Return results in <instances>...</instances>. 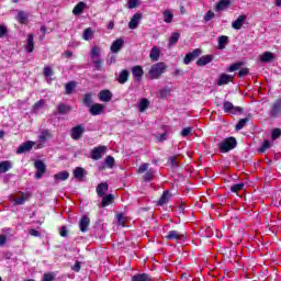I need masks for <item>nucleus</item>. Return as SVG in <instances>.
<instances>
[{
  "label": "nucleus",
  "instance_id": "obj_24",
  "mask_svg": "<svg viewBox=\"0 0 281 281\" xmlns=\"http://www.w3.org/2000/svg\"><path fill=\"white\" fill-rule=\"evenodd\" d=\"M171 196H172V194L170 193V191H164L162 195L158 200V205H160V206L166 205V203H168V201H170Z\"/></svg>",
  "mask_w": 281,
  "mask_h": 281
},
{
  "label": "nucleus",
  "instance_id": "obj_23",
  "mask_svg": "<svg viewBox=\"0 0 281 281\" xmlns=\"http://www.w3.org/2000/svg\"><path fill=\"white\" fill-rule=\"evenodd\" d=\"M85 175H87V171H85L82 167L75 168L74 170L75 179H77L78 181H82V179H85Z\"/></svg>",
  "mask_w": 281,
  "mask_h": 281
},
{
  "label": "nucleus",
  "instance_id": "obj_11",
  "mask_svg": "<svg viewBox=\"0 0 281 281\" xmlns=\"http://www.w3.org/2000/svg\"><path fill=\"white\" fill-rule=\"evenodd\" d=\"M143 15L142 13H135L131 21L128 22V27L130 30H137L138 25H139V21H142Z\"/></svg>",
  "mask_w": 281,
  "mask_h": 281
},
{
  "label": "nucleus",
  "instance_id": "obj_17",
  "mask_svg": "<svg viewBox=\"0 0 281 281\" xmlns=\"http://www.w3.org/2000/svg\"><path fill=\"white\" fill-rule=\"evenodd\" d=\"M123 47H124V40L123 38H117L111 45V53L112 54H117V52H120Z\"/></svg>",
  "mask_w": 281,
  "mask_h": 281
},
{
  "label": "nucleus",
  "instance_id": "obj_49",
  "mask_svg": "<svg viewBox=\"0 0 281 281\" xmlns=\"http://www.w3.org/2000/svg\"><path fill=\"white\" fill-rule=\"evenodd\" d=\"M240 67H243V63H235L228 67L227 71H229V72L238 71V69H240Z\"/></svg>",
  "mask_w": 281,
  "mask_h": 281
},
{
  "label": "nucleus",
  "instance_id": "obj_1",
  "mask_svg": "<svg viewBox=\"0 0 281 281\" xmlns=\"http://www.w3.org/2000/svg\"><path fill=\"white\" fill-rule=\"evenodd\" d=\"M166 69H168V66H166L165 63L159 61L154 64L148 71L149 79L158 80V78H161L162 74H166Z\"/></svg>",
  "mask_w": 281,
  "mask_h": 281
},
{
  "label": "nucleus",
  "instance_id": "obj_30",
  "mask_svg": "<svg viewBox=\"0 0 281 281\" xmlns=\"http://www.w3.org/2000/svg\"><path fill=\"white\" fill-rule=\"evenodd\" d=\"M69 111H71V106H69L65 103H60L57 106V113H59V115H65L66 113H69Z\"/></svg>",
  "mask_w": 281,
  "mask_h": 281
},
{
  "label": "nucleus",
  "instance_id": "obj_63",
  "mask_svg": "<svg viewBox=\"0 0 281 281\" xmlns=\"http://www.w3.org/2000/svg\"><path fill=\"white\" fill-rule=\"evenodd\" d=\"M29 234H30V236H35V237L41 236V233L38 231H36L35 228L29 229Z\"/></svg>",
  "mask_w": 281,
  "mask_h": 281
},
{
  "label": "nucleus",
  "instance_id": "obj_31",
  "mask_svg": "<svg viewBox=\"0 0 281 281\" xmlns=\"http://www.w3.org/2000/svg\"><path fill=\"white\" fill-rule=\"evenodd\" d=\"M150 276L146 273H140L132 277V281H151Z\"/></svg>",
  "mask_w": 281,
  "mask_h": 281
},
{
  "label": "nucleus",
  "instance_id": "obj_15",
  "mask_svg": "<svg viewBox=\"0 0 281 281\" xmlns=\"http://www.w3.org/2000/svg\"><path fill=\"white\" fill-rule=\"evenodd\" d=\"M89 225H91V220L87 215H83L79 221L80 232H89Z\"/></svg>",
  "mask_w": 281,
  "mask_h": 281
},
{
  "label": "nucleus",
  "instance_id": "obj_51",
  "mask_svg": "<svg viewBox=\"0 0 281 281\" xmlns=\"http://www.w3.org/2000/svg\"><path fill=\"white\" fill-rule=\"evenodd\" d=\"M169 161H170L172 168H179V158H178V156H171L169 158Z\"/></svg>",
  "mask_w": 281,
  "mask_h": 281
},
{
  "label": "nucleus",
  "instance_id": "obj_33",
  "mask_svg": "<svg viewBox=\"0 0 281 281\" xmlns=\"http://www.w3.org/2000/svg\"><path fill=\"white\" fill-rule=\"evenodd\" d=\"M128 76H130L128 70H122L121 74L119 75L120 85H125V82H128Z\"/></svg>",
  "mask_w": 281,
  "mask_h": 281
},
{
  "label": "nucleus",
  "instance_id": "obj_6",
  "mask_svg": "<svg viewBox=\"0 0 281 281\" xmlns=\"http://www.w3.org/2000/svg\"><path fill=\"white\" fill-rule=\"evenodd\" d=\"M85 135V126L82 125H77L70 130V136L72 139L78 142Z\"/></svg>",
  "mask_w": 281,
  "mask_h": 281
},
{
  "label": "nucleus",
  "instance_id": "obj_22",
  "mask_svg": "<svg viewBox=\"0 0 281 281\" xmlns=\"http://www.w3.org/2000/svg\"><path fill=\"white\" fill-rule=\"evenodd\" d=\"M115 201V196L113 194H108L102 196L100 207H108V205H111Z\"/></svg>",
  "mask_w": 281,
  "mask_h": 281
},
{
  "label": "nucleus",
  "instance_id": "obj_45",
  "mask_svg": "<svg viewBox=\"0 0 281 281\" xmlns=\"http://www.w3.org/2000/svg\"><path fill=\"white\" fill-rule=\"evenodd\" d=\"M100 56H102V54L100 53V47L93 46L90 52V57H100Z\"/></svg>",
  "mask_w": 281,
  "mask_h": 281
},
{
  "label": "nucleus",
  "instance_id": "obj_38",
  "mask_svg": "<svg viewBox=\"0 0 281 281\" xmlns=\"http://www.w3.org/2000/svg\"><path fill=\"white\" fill-rule=\"evenodd\" d=\"M148 106H150V102L148 101V99H142L138 106L139 112L144 113V111H146Z\"/></svg>",
  "mask_w": 281,
  "mask_h": 281
},
{
  "label": "nucleus",
  "instance_id": "obj_19",
  "mask_svg": "<svg viewBox=\"0 0 281 281\" xmlns=\"http://www.w3.org/2000/svg\"><path fill=\"white\" fill-rule=\"evenodd\" d=\"M247 20V15H239L237 18V20H235L233 23H232V27L234 30H240V27H243V25L245 24V21Z\"/></svg>",
  "mask_w": 281,
  "mask_h": 281
},
{
  "label": "nucleus",
  "instance_id": "obj_4",
  "mask_svg": "<svg viewBox=\"0 0 281 281\" xmlns=\"http://www.w3.org/2000/svg\"><path fill=\"white\" fill-rule=\"evenodd\" d=\"M269 115L272 120H277V117H281V98L272 102L269 110Z\"/></svg>",
  "mask_w": 281,
  "mask_h": 281
},
{
  "label": "nucleus",
  "instance_id": "obj_40",
  "mask_svg": "<svg viewBox=\"0 0 281 281\" xmlns=\"http://www.w3.org/2000/svg\"><path fill=\"white\" fill-rule=\"evenodd\" d=\"M12 168V164L10 161H1L0 162V173L8 172Z\"/></svg>",
  "mask_w": 281,
  "mask_h": 281
},
{
  "label": "nucleus",
  "instance_id": "obj_32",
  "mask_svg": "<svg viewBox=\"0 0 281 281\" xmlns=\"http://www.w3.org/2000/svg\"><path fill=\"white\" fill-rule=\"evenodd\" d=\"M229 44V37L222 35L218 37V49H225V45Z\"/></svg>",
  "mask_w": 281,
  "mask_h": 281
},
{
  "label": "nucleus",
  "instance_id": "obj_25",
  "mask_svg": "<svg viewBox=\"0 0 281 281\" xmlns=\"http://www.w3.org/2000/svg\"><path fill=\"white\" fill-rule=\"evenodd\" d=\"M25 48H26V52H29V54H32V52H34V35L33 34H29Z\"/></svg>",
  "mask_w": 281,
  "mask_h": 281
},
{
  "label": "nucleus",
  "instance_id": "obj_2",
  "mask_svg": "<svg viewBox=\"0 0 281 281\" xmlns=\"http://www.w3.org/2000/svg\"><path fill=\"white\" fill-rule=\"evenodd\" d=\"M238 146V142L236 140V137L231 136L225 138L223 142L218 144L220 153H229V150H234Z\"/></svg>",
  "mask_w": 281,
  "mask_h": 281
},
{
  "label": "nucleus",
  "instance_id": "obj_12",
  "mask_svg": "<svg viewBox=\"0 0 281 281\" xmlns=\"http://www.w3.org/2000/svg\"><path fill=\"white\" fill-rule=\"evenodd\" d=\"M228 8H232V1L229 0H220L217 4L215 5V12H223L227 10Z\"/></svg>",
  "mask_w": 281,
  "mask_h": 281
},
{
  "label": "nucleus",
  "instance_id": "obj_58",
  "mask_svg": "<svg viewBox=\"0 0 281 281\" xmlns=\"http://www.w3.org/2000/svg\"><path fill=\"white\" fill-rule=\"evenodd\" d=\"M192 133V128L191 127H184L181 132L182 137H188V135H190Z\"/></svg>",
  "mask_w": 281,
  "mask_h": 281
},
{
  "label": "nucleus",
  "instance_id": "obj_55",
  "mask_svg": "<svg viewBox=\"0 0 281 281\" xmlns=\"http://www.w3.org/2000/svg\"><path fill=\"white\" fill-rule=\"evenodd\" d=\"M44 76H45V78H49V77L54 76V70H52V68H49V67H45Z\"/></svg>",
  "mask_w": 281,
  "mask_h": 281
},
{
  "label": "nucleus",
  "instance_id": "obj_64",
  "mask_svg": "<svg viewBox=\"0 0 281 281\" xmlns=\"http://www.w3.org/2000/svg\"><path fill=\"white\" fill-rule=\"evenodd\" d=\"M47 137H52L47 131L42 132L40 135V139H47Z\"/></svg>",
  "mask_w": 281,
  "mask_h": 281
},
{
  "label": "nucleus",
  "instance_id": "obj_10",
  "mask_svg": "<svg viewBox=\"0 0 281 281\" xmlns=\"http://www.w3.org/2000/svg\"><path fill=\"white\" fill-rule=\"evenodd\" d=\"M201 56V48H195L193 52L186 55L183 63L184 65H190L194 58H199Z\"/></svg>",
  "mask_w": 281,
  "mask_h": 281
},
{
  "label": "nucleus",
  "instance_id": "obj_41",
  "mask_svg": "<svg viewBox=\"0 0 281 281\" xmlns=\"http://www.w3.org/2000/svg\"><path fill=\"white\" fill-rule=\"evenodd\" d=\"M83 104H86V106H89V108L93 105V98L91 93H86L83 95Z\"/></svg>",
  "mask_w": 281,
  "mask_h": 281
},
{
  "label": "nucleus",
  "instance_id": "obj_62",
  "mask_svg": "<svg viewBox=\"0 0 281 281\" xmlns=\"http://www.w3.org/2000/svg\"><path fill=\"white\" fill-rule=\"evenodd\" d=\"M81 268V263L80 261H76V263L72 266V271H76V273H78L80 271Z\"/></svg>",
  "mask_w": 281,
  "mask_h": 281
},
{
  "label": "nucleus",
  "instance_id": "obj_8",
  "mask_svg": "<svg viewBox=\"0 0 281 281\" xmlns=\"http://www.w3.org/2000/svg\"><path fill=\"white\" fill-rule=\"evenodd\" d=\"M36 143L32 142V140H27L25 143H23L22 145H20L16 149V155H23V153H30V150H32V148H34Z\"/></svg>",
  "mask_w": 281,
  "mask_h": 281
},
{
  "label": "nucleus",
  "instance_id": "obj_42",
  "mask_svg": "<svg viewBox=\"0 0 281 281\" xmlns=\"http://www.w3.org/2000/svg\"><path fill=\"white\" fill-rule=\"evenodd\" d=\"M248 122H249L248 117L239 120L235 126L236 131H243V128H245V126H247Z\"/></svg>",
  "mask_w": 281,
  "mask_h": 281
},
{
  "label": "nucleus",
  "instance_id": "obj_14",
  "mask_svg": "<svg viewBox=\"0 0 281 281\" xmlns=\"http://www.w3.org/2000/svg\"><path fill=\"white\" fill-rule=\"evenodd\" d=\"M167 240H183L186 235L179 233L178 231H170L168 235L165 236Z\"/></svg>",
  "mask_w": 281,
  "mask_h": 281
},
{
  "label": "nucleus",
  "instance_id": "obj_60",
  "mask_svg": "<svg viewBox=\"0 0 281 281\" xmlns=\"http://www.w3.org/2000/svg\"><path fill=\"white\" fill-rule=\"evenodd\" d=\"M59 234L63 238H67L68 236L67 226H61Z\"/></svg>",
  "mask_w": 281,
  "mask_h": 281
},
{
  "label": "nucleus",
  "instance_id": "obj_48",
  "mask_svg": "<svg viewBox=\"0 0 281 281\" xmlns=\"http://www.w3.org/2000/svg\"><path fill=\"white\" fill-rule=\"evenodd\" d=\"M281 137V130L276 127L273 131H272V140L276 142V139H280Z\"/></svg>",
  "mask_w": 281,
  "mask_h": 281
},
{
  "label": "nucleus",
  "instance_id": "obj_20",
  "mask_svg": "<svg viewBox=\"0 0 281 281\" xmlns=\"http://www.w3.org/2000/svg\"><path fill=\"white\" fill-rule=\"evenodd\" d=\"M104 111V105L100 103H94L90 106L91 115H100Z\"/></svg>",
  "mask_w": 281,
  "mask_h": 281
},
{
  "label": "nucleus",
  "instance_id": "obj_18",
  "mask_svg": "<svg viewBox=\"0 0 281 281\" xmlns=\"http://www.w3.org/2000/svg\"><path fill=\"white\" fill-rule=\"evenodd\" d=\"M113 98V93H111L110 90H101L99 92V100H101V102H111Z\"/></svg>",
  "mask_w": 281,
  "mask_h": 281
},
{
  "label": "nucleus",
  "instance_id": "obj_39",
  "mask_svg": "<svg viewBox=\"0 0 281 281\" xmlns=\"http://www.w3.org/2000/svg\"><path fill=\"white\" fill-rule=\"evenodd\" d=\"M144 181H153L155 179V169H148L143 176Z\"/></svg>",
  "mask_w": 281,
  "mask_h": 281
},
{
  "label": "nucleus",
  "instance_id": "obj_13",
  "mask_svg": "<svg viewBox=\"0 0 281 281\" xmlns=\"http://www.w3.org/2000/svg\"><path fill=\"white\" fill-rule=\"evenodd\" d=\"M229 82H234V76L222 74L217 80V86L223 87V85H229Z\"/></svg>",
  "mask_w": 281,
  "mask_h": 281
},
{
  "label": "nucleus",
  "instance_id": "obj_36",
  "mask_svg": "<svg viewBox=\"0 0 281 281\" xmlns=\"http://www.w3.org/2000/svg\"><path fill=\"white\" fill-rule=\"evenodd\" d=\"M180 37H181V34L177 32L172 33L169 38V47H172V45H177V43H179Z\"/></svg>",
  "mask_w": 281,
  "mask_h": 281
},
{
  "label": "nucleus",
  "instance_id": "obj_9",
  "mask_svg": "<svg viewBox=\"0 0 281 281\" xmlns=\"http://www.w3.org/2000/svg\"><path fill=\"white\" fill-rule=\"evenodd\" d=\"M106 153V147L99 146L94 147L91 151V158L94 159V161H98L99 159H102V156Z\"/></svg>",
  "mask_w": 281,
  "mask_h": 281
},
{
  "label": "nucleus",
  "instance_id": "obj_27",
  "mask_svg": "<svg viewBox=\"0 0 281 281\" xmlns=\"http://www.w3.org/2000/svg\"><path fill=\"white\" fill-rule=\"evenodd\" d=\"M161 54V50H159V47L154 46L150 50L149 58L150 60H159V56Z\"/></svg>",
  "mask_w": 281,
  "mask_h": 281
},
{
  "label": "nucleus",
  "instance_id": "obj_52",
  "mask_svg": "<svg viewBox=\"0 0 281 281\" xmlns=\"http://www.w3.org/2000/svg\"><path fill=\"white\" fill-rule=\"evenodd\" d=\"M148 166H149L148 162L140 165L137 169L138 175H144V172L148 170Z\"/></svg>",
  "mask_w": 281,
  "mask_h": 281
},
{
  "label": "nucleus",
  "instance_id": "obj_53",
  "mask_svg": "<svg viewBox=\"0 0 281 281\" xmlns=\"http://www.w3.org/2000/svg\"><path fill=\"white\" fill-rule=\"evenodd\" d=\"M139 7V0H128V8L130 10H133L135 8Z\"/></svg>",
  "mask_w": 281,
  "mask_h": 281
},
{
  "label": "nucleus",
  "instance_id": "obj_59",
  "mask_svg": "<svg viewBox=\"0 0 281 281\" xmlns=\"http://www.w3.org/2000/svg\"><path fill=\"white\" fill-rule=\"evenodd\" d=\"M166 135H168V133L164 132L162 134L156 135V138H157L158 142H166V139H167Z\"/></svg>",
  "mask_w": 281,
  "mask_h": 281
},
{
  "label": "nucleus",
  "instance_id": "obj_28",
  "mask_svg": "<svg viewBox=\"0 0 281 281\" xmlns=\"http://www.w3.org/2000/svg\"><path fill=\"white\" fill-rule=\"evenodd\" d=\"M15 19L22 25H26V23H27V13H25V11H19Z\"/></svg>",
  "mask_w": 281,
  "mask_h": 281
},
{
  "label": "nucleus",
  "instance_id": "obj_26",
  "mask_svg": "<svg viewBox=\"0 0 281 281\" xmlns=\"http://www.w3.org/2000/svg\"><path fill=\"white\" fill-rule=\"evenodd\" d=\"M132 74L134 78H136V80H140L142 76H144V69L142 68V66H134L132 68Z\"/></svg>",
  "mask_w": 281,
  "mask_h": 281
},
{
  "label": "nucleus",
  "instance_id": "obj_61",
  "mask_svg": "<svg viewBox=\"0 0 281 281\" xmlns=\"http://www.w3.org/2000/svg\"><path fill=\"white\" fill-rule=\"evenodd\" d=\"M214 19V12L207 11V13L204 15V21H212Z\"/></svg>",
  "mask_w": 281,
  "mask_h": 281
},
{
  "label": "nucleus",
  "instance_id": "obj_5",
  "mask_svg": "<svg viewBox=\"0 0 281 281\" xmlns=\"http://www.w3.org/2000/svg\"><path fill=\"white\" fill-rule=\"evenodd\" d=\"M34 167L36 168L37 172L35 173V179H42L43 175L47 172V166L43 160H36L34 162Z\"/></svg>",
  "mask_w": 281,
  "mask_h": 281
},
{
  "label": "nucleus",
  "instance_id": "obj_46",
  "mask_svg": "<svg viewBox=\"0 0 281 281\" xmlns=\"http://www.w3.org/2000/svg\"><path fill=\"white\" fill-rule=\"evenodd\" d=\"M105 166H108V168H113V166H115V158H113V156H106Z\"/></svg>",
  "mask_w": 281,
  "mask_h": 281
},
{
  "label": "nucleus",
  "instance_id": "obj_3",
  "mask_svg": "<svg viewBox=\"0 0 281 281\" xmlns=\"http://www.w3.org/2000/svg\"><path fill=\"white\" fill-rule=\"evenodd\" d=\"M20 196L10 195L9 201L13 203V205H23L25 201H30L32 199L31 193L20 192Z\"/></svg>",
  "mask_w": 281,
  "mask_h": 281
},
{
  "label": "nucleus",
  "instance_id": "obj_47",
  "mask_svg": "<svg viewBox=\"0 0 281 281\" xmlns=\"http://www.w3.org/2000/svg\"><path fill=\"white\" fill-rule=\"evenodd\" d=\"M271 148V143L269 140H263L261 147L259 148V153H265Z\"/></svg>",
  "mask_w": 281,
  "mask_h": 281
},
{
  "label": "nucleus",
  "instance_id": "obj_43",
  "mask_svg": "<svg viewBox=\"0 0 281 281\" xmlns=\"http://www.w3.org/2000/svg\"><path fill=\"white\" fill-rule=\"evenodd\" d=\"M74 89H76V81H70L66 83V94L71 95L74 93Z\"/></svg>",
  "mask_w": 281,
  "mask_h": 281
},
{
  "label": "nucleus",
  "instance_id": "obj_44",
  "mask_svg": "<svg viewBox=\"0 0 281 281\" xmlns=\"http://www.w3.org/2000/svg\"><path fill=\"white\" fill-rule=\"evenodd\" d=\"M91 38H93V30H91V27H88L83 31V40L91 41Z\"/></svg>",
  "mask_w": 281,
  "mask_h": 281
},
{
  "label": "nucleus",
  "instance_id": "obj_29",
  "mask_svg": "<svg viewBox=\"0 0 281 281\" xmlns=\"http://www.w3.org/2000/svg\"><path fill=\"white\" fill-rule=\"evenodd\" d=\"M85 8H87V3L85 2H79L72 10V14L78 16V14H82Z\"/></svg>",
  "mask_w": 281,
  "mask_h": 281
},
{
  "label": "nucleus",
  "instance_id": "obj_56",
  "mask_svg": "<svg viewBox=\"0 0 281 281\" xmlns=\"http://www.w3.org/2000/svg\"><path fill=\"white\" fill-rule=\"evenodd\" d=\"M42 106H45V100H40L37 101L34 105H33V109L36 111L38 109H42Z\"/></svg>",
  "mask_w": 281,
  "mask_h": 281
},
{
  "label": "nucleus",
  "instance_id": "obj_21",
  "mask_svg": "<svg viewBox=\"0 0 281 281\" xmlns=\"http://www.w3.org/2000/svg\"><path fill=\"white\" fill-rule=\"evenodd\" d=\"M109 192V184L106 182H101L97 187L98 196H104Z\"/></svg>",
  "mask_w": 281,
  "mask_h": 281
},
{
  "label": "nucleus",
  "instance_id": "obj_7",
  "mask_svg": "<svg viewBox=\"0 0 281 281\" xmlns=\"http://www.w3.org/2000/svg\"><path fill=\"white\" fill-rule=\"evenodd\" d=\"M224 111H225V113H232L233 115H236V113H243V108L234 106L233 102L225 101L224 102Z\"/></svg>",
  "mask_w": 281,
  "mask_h": 281
},
{
  "label": "nucleus",
  "instance_id": "obj_16",
  "mask_svg": "<svg viewBox=\"0 0 281 281\" xmlns=\"http://www.w3.org/2000/svg\"><path fill=\"white\" fill-rule=\"evenodd\" d=\"M212 60H214V55H204L196 60V65L198 67H205V65H210Z\"/></svg>",
  "mask_w": 281,
  "mask_h": 281
},
{
  "label": "nucleus",
  "instance_id": "obj_35",
  "mask_svg": "<svg viewBox=\"0 0 281 281\" xmlns=\"http://www.w3.org/2000/svg\"><path fill=\"white\" fill-rule=\"evenodd\" d=\"M162 16L165 23H172V19H175V14H172L170 10H165Z\"/></svg>",
  "mask_w": 281,
  "mask_h": 281
},
{
  "label": "nucleus",
  "instance_id": "obj_57",
  "mask_svg": "<svg viewBox=\"0 0 281 281\" xmlns=\"http://www.w3.org/2000/svg\"><path fill=\"white\" fill-rule=\"evenodd\" d=\"M249 75V68H241L238 72V78H243L244 76Z\"/></svg>",
  "mask_w": 281,
  "mask_h": 281
},
{
  "label": "nucleus",
  "instance_id": "obj_34",
  "mask_svg": "<svg viewBox=\"0 0 281 281\" xmlns=\"http://www.w3.org/2000/svg\"><path fill=\"white\" fill-rule=\"evenodd\" d=\"M276 56L271 52H266L261 55V63H271Z\"/></svg>",
  "mask_w": 281,
  "mask_h": 281
},
{
  "label": "nucleus",
  "instance_id": "obj_54",
  "mask_svg": "<svg viewBox=\"0 0 281 281\" xmlns=\"http://www.w3.org/2000/svg\"><path fill=\"white\" fill-rule=\"evenodd\" d=\"M102 63H104V60L102 59H99V61L93 63L95 71H102Z\"/></svg>",
  "mask_w": 281,
  "mask_h": 281
},
{
  "label": "nucleus",
  "instance_id": "obj_37",
  "mask_svg": "<svg viewBox=\"0 0 281 281\" xmlns=\"http://www.w3.org/2000/svg\"><path fill=\"white\" fill-rule=\"evenodd\" d=\"M69 179V173L67 171H60L55 175L56 181H67Z\"/></svg>",
  "mask_w": 281,
  "mask_h": 281
},
{
  "label": "nucleus",
  "instance_id": "obj_50",
  "mask_svg": "<svg viewBox=\"0 0 281 281\" xmlns=\"http://www.w3.org/2000/svg\"><path fill=\"white\" fill-rule=\"evenodd\" d=\"M245 188V183H237L231 187L232 192H240Z\"/></svg>",
  "mask_w": 281,
  "mask_h": 281
}]
</instances>
